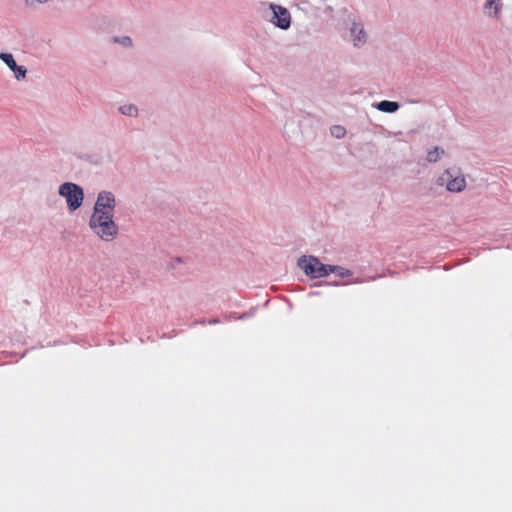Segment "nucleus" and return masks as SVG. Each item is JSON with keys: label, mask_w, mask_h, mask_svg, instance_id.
<instances>
[{"label": "nucleus", "mask_w": 512, "mask_h": 512, "mask_svg": "<svg viewBox=\"0 0 512 512\" xmlns=\"http://www.w3.org/2000/svg\"><path fill=\"white\" fill-rule=\"evenodd\" d=\"M89 225L94 233L105 241L113 240L118 232V227L113 221V214L108 212L94 211Z\"/></svg>", "instance_id": "obj_1"}, {"label": "nucleus", "mask_w": 512, "mask_h": 512, "mask_svg": "<svg viewBox=\"0 0 512 512\" xmlns=\"http://www.w3.org/2000/svg\"><path fill=\"white\" fill-rule=\"evenodd\" d=\"M298 266L305 272L306 275L312 278H321L335 272L337 266L325 265L321 263L316 257L304 256L299 259Z\"/></svg>", "instance_id": "obj_2"}, {"label": "nucleus", "mask_w": 512, "mask_h": 512, "mask_svg": "<svg viewBox=\"0 0 512 512\" xmlns=\"http://www.w3.org/2000/svg\"><path fill=\"white\" fill-rule=\"evenodd\" d=\"M59 194L66 199L67 205L71 211L78 209L84 198L83 190L74 183H64L59 187Z\"/></svg>", "instance_id": "obj_3"}, {"label": "nucleus", "mask_w": 512, "mask_h": 512, "mask_svg": "<svg viewBox=\"0 0 512 512\" xmlns=\"http://www.w3.org/2000/svg\"><path fill=\"white\" fill-rule=\"evenodd\" d=\"M442 183H446L447 190L461 192L466 187V180L463 175L454 169H447L440 177Z\"/></svg>", "instance_id": "obj_4"}, {"label": "nucleus", "mask_w": 512, "mask_h": 512, "mask_svg": "<svg viewBox=\"0 0 512 512\" xmlns=\"http://www.w3.org/2000/svg\"><path fill=\"white\" fill-rule=\"evenodd\" d=\"M269 8L272 10L273 15L270 21L276 25L277 27L285 30L290 27L291 24V16L289 11L279 5L269 4Z\"/></svg>", "instance_id": "obj_5"}, {"label": "nucleus", "mask_w": 512, "mask_h": 512, "mask_svg": "<svg viewBox=\"0 0 512 512\" xmlns=\"http://www.w3.org/2000/svg\"><path fill=\"white\" fill-rule=\"evenodd\" d=\"M115 206V198L110 192H101L98 195L94 206V211L108 212L113 214Z\"/></svg>", "instance_id": "obj_6"}, {"label": "nucleus", "mask_w": 512, "mask_h": 512, "mask_svg": "<svg viewBox=\"0 0 512 512\" xmlns=\"http://www.w3.org/2000/svg\"><path fill=\"white\" fill-rule=\"evenodd\" d=\"M351 35L353 37V43L355 46L365 42V33L363 28L359 24H354L351 28Z\"/></svg>", "instance_id": "obj_7"}, {"label": "nucleus", "mask_w": 512, "mask_h": 512, "mask_svg": "<svg viewBox=\"0 0 512 512\" xmlns=\"http://www.w3.org/2000/svg\"><path fill=\"white\" fill-rule=\"evenodd\" d=\"M398 108H399V104L394 101L384 100V101H381L377 105L378 110H380L382 112H387V113H393V112L397 111Z\"/></svg>", "instance_id": "obj_8"}, {"label": "nucleus", "mask_w": 512, "mask_h": 512, "mask_svg": "<svg viewBox=\"0 0 512 512\" xmlns=\"http://www.w3.org/2000/svg\"><path fill=\"white\" fill-rule=\"evenodd\" d=\"M119 110L122 114L128 116H136L138 112L137 107L132 104L123 105L119 108Z\"/></svg>", "instance_id": "obj_9"}, {"label": "nucleus", "mask_w": 512, "mask_h": 512, "mask_svg": "<svg viewBox=\"0 0 512 512\" xmlns=\"http://www.w3.org/2000/svg\"><path fill=\"white\" fill-rule=\"evenodd\" d=\"M1 59L8 65V67L15 71L17 67V63L14 60L13 56L11 54L2 53L0 55Z\"/></svg>", "instance_id": "obj_10"}, {"label": "nucleus", "mask_w": 512, "mask_h": 512, "mask_svg": "<svg viewBox=\"0 0 512 512\" xmlns=\"http://www.w3.org/2000/svg\"><path fill=\"white\" fill-rule=\"evenodd\" d=\"M443 153V150H440L439 148L436 147L427 153V160L429 162H436L440 158V155Z\"/></svg>", "instance_id": "obj_11"}, {"label": "nucleus", "mask_w": 512, "mask_h": 512, "mask_svg": "<svg viewBox=\"0 0 512 512\" xmlns=\"http://www.w3.org/2000/svg\"><path fill=\"white\" fill-rule=\"evenodd\" d=\"M345 132L344 127L340 125H336L331 128V134L336 138H342L345 135Z\"/></svg>", "instance_id": "obj_12"}, {"label": "nucleus", "mask_w": 512, "mask_h": 512, "mask_svg": "<svg viewBox=\"0 0 512 512\" xmlns=\"http://www.w3.org/2000/svg\"><path fill=\"white\" fill-rule=\"evenodd\" d=\"M500 0H487L486 6L494 9V14L497 15L500 11L501 6L499 5Z\"/></svg>", "instance_id": "obj_13"}, {"label": "nucleus", "mask_w": 512, "mask_h": 512, "mask_svg": "<svg viewBox=\"0 0 512 512\" xmlns=\"http://www.w3.org/2000/svg\"><path fill=\"white\" fill-rule=\"evenodd\" d=\"M337 268L338 269L334 273H336L338 276H340V277H348V276L351 275V272L349 270L344 269L342 267H338V266H337Z\"/></svg>", "instance_id": "obj_14"}, {"label": "nucleus", "mask_w": 512, "mask_h": 512, "mask_svg": "<svg viewBox=\"0 0 512 512\" xmlns=\"http://www.w3.org/2000/svg\"><path fill=\"white\" fill-rule=\"evenodd\" d=\"M15 72L17 79L24 78L26 75V69L23 66L17 65Z\"/></svg>", "instance_id": "obj_15"}, {"label": "nucleus", "mask_w": 512, "mask_h": 512, "mask_svg": "<svg viewBox=\"0 0 512 512\" xmlns=\"http://www.w3.org/2000/svg\"><path fill=\"white\" fill-rule=\"evenodd\" d=\"M121 43H122L123 45H130V44H131V39H130V38H128V37H125V38L121 41Z\"/></svg>", "instance_id": "obj_16"}]
</instances>
